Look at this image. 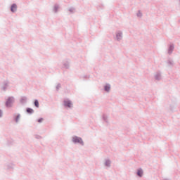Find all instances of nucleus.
Instances as JSON below:
<instances>
[{
  "instance_id": "obj_5",
  "label": "nucleus",
  "mask_w": 180,
  "mask_h": 180,
  "mask_svg": "<svg viewBox=\"0 0 180 180\" xmlns=\"http://www.w3.org/2000/svg\"><path fill=\"white\" fill-rule=\"evenodd\" d=\"M137 175L139 176H143V170L139 169L138 172H137Z\"/></svg>"
},
{
  "instance_id": "obj_12",
  "label": "nucleus",
  "mask_w": 180,
  "mask_h": 180,
  "mask_svg": "<svg viewBox=\"0 0 180 180\" xmlns=\"http://www.w3.org/2000/svg\"><path fill=\"white\" fill-rule=\"evenodd\" d=\"M2 116V111L0 110V117Z\"/></svg>"
},
{
  "instance_id": "obj_10",
  "label": "nucleus",
  "mask_w": 180,
  "mask_h": 180,
  "mask_svg": "<svg viewBox=\"0 0 180 180\" xmlns=\"http://www.w3.org/2000/svg\"><path fill=\"white\" fill-rule=\"evenodd\" d=\"M20 115H18L17 117H16V119H15V121L18 122V121L19 120V118H20Z\"/></svg>"
},
{
  "instance_id": "obj_11",
  "label": "nucleus",
  "mask_w": 180,
  "mask_h": 180,
  "mask_svg": "<svg viewBox=\"0 0 180 180\" xmlns=\"http://www.w3.org/2000/svg\"><path fill=\"white\" fill-rule=\"evenodd\" d=\"M120 36H122V34H117V37H120Z\"/></svg>"
},
{
  "instance_id": "obj_6",
  "label": "nucleus",
  "mask_w": 180,
  "mask_h": 180,
  "mask_svg": "<svg viewBox=\"0 0 180 180\" xmlns=\"http://www.w3.org/2000/svg\"><path fill=\"white\" fill-rule=\"evenodd\" d=\"M110 89V85H106L105 86V91H107V92H109Z\"/></svg>"
},
{
  "instance_id": "obj_2",
  "label": "nucleus",
  "mask_w": 180,
  "mask_h": 180,
  "mask_svg": "<svg viewBox=\"0 0 180 180\" xmlns=\"http://www.w3.org/2000/svg\"><path fill=\"white\" fill-rule=\"evenodd\" d=\"M13 102V98H9L6 103V106L9 107L11 106V104Z\"/></svg>"
},
{
  "instance_id": "obj_8",
  "label": "nucleus",
  "mask_w": 180,
  "mask_h": 180,
  "mask_svg": "<svg viewBox=\"0 0 180 180\" xmlns=\"http://www.w3.org/2000/svg\"><path fill=\"white\" fill-rule=\"evenodd\" d=\"M34 105L36 106V108H39V101L36 100L34 101Z\"/></svg>"
},
{
  "instance_id": "obj_9",
  "label": "nucleus",
  "mask_w": 180,
  "mask_h": 180,
  "mask_svg": "<svg viewBox=\"0 0 180 180\" xmlns=\"http://www.w3.org/2000/svg\"><path fill=\"white\" fill-rule=\"evenodd\" d=\"M39 123H41L43 122V118H40L38 120Z\"/></svg>"
},
{
  "instance_id": "obj_4",
  "label": "nucleus",
  "mask_w": 180,
  "mask_h": 180,
  "mask_svg": "<svg viewBox=\"0 0 180 180\" xmlns=\"http://www.w3.org/2000/svg\"><path fill=\"white\" fill-rule=\"evenodd\" d=\"M16 9H18L16 4H13L11 8V12H16Z\"/></svg>"
},
{
  "instance_id": "obj_3",
  "label": "nucleus",
  "mask_w": 180,
  "mask_h": 180,
  "mask_svg": "<svg viewBox=\"0 0 180 180\" xmlns=\"http://www.w3.org/2000/svg\"><path fill=\"white\" fill-rule=\"evenodd\" d=\"M64 105L65 106H68V108H71V106H72V103H71V101H65Z\"/></svg>"
},
{
  "instance_id": "obj_7",
  "label": "nucleus",
  "mask_w": 180,
  "mask_h": 180,
  "mask_svg": "<svg viewBox=\"0 0 180 180\" xmlns=\"http://www.w3.org/2000/svg\"><path fill=\"white\" fill-rule=\"evenodd\" d=\"M27 113H33L34 110L32 108H27Z\"/></svg>"
},
{
  "instance_id": "obj_1",
  "label": "nucleus",
  "mask_w": 180,
  "mask_h": 180,
  "mask_svg": "<svg viewBox=\"0 0 180 180\" xmlns=\"http://www.w3.org/2000/svg\"><path fill=\"white\" fill-rule=\"evenodd\" d=\"M73 143H79L82 144V139L81 138H78L77 136H75L72 138Z\"/></svg>"
}]
</instances>
